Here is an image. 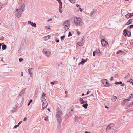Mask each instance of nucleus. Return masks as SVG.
Instances as JSON below:
<instances>
[{
  "label": "nucleus",
  "mask_w": 133,
  "mask_h": 133,
  "mask_svg": "<svg viewBox=\"0 0 133 133\" xmlns=\"http://www.w3.org/2000/svg\"><path fill=\"white\" fill-rule=\"evenodd\" d=\"M62 115V113H61L60 109H58L57 110L56 116L57 120L58 121H59L61 120Z\"/></svg>",
  "instance_id": "obj_5"
},
{
  "label": "nucleus",
  "mask_w": 133,
  "mask_h": 133,
  "mask_svg": "<svg viewBox=\"0 0 133 133\" xmlns=\"http://www.w3.org/2000/svg\"><path fill=\"white\" fill-rule=\"evenodd\" d=\"M30 103L29 102V103H28V106H29L30 105Z\"/></svg>",
  "instance_id": "obj_55"
},
{
  "label": "nucleus",
  "mask_w": 133,
  "mask_h": 133,
  "mask_svg": "<svg viewBox=\"0 0 133 133\" xmlns=\"http://www.w3.org/2000/svg\"><path fill=\"white\" fill-rule=\"evenodd\" d=\"M133 105V101H132L128 105V107H130V106L131 105Z\"/></svg>",
  "instance_id": "obj_31"
},
{
  "label": "nucleus",
  "mask_w": 133,
  "mask_h": 133,
  "mask_svg": "<svg viewBox=\"0 0 133 133\" xmlns=\"http://www.w3.org/2000/svg\"><path fill=\"white\" fill-rule=\"evenodd\" d=\"M69 27L70 26H68V25H65V24L64 25V24H63V27L64 28H65V29H68L69 28Z\"/></svg>",
  "instance_id": "obj_20"
},
{
  "label": "nucleus",
  "mask_w": 133,
  "mask_h": 133,
  "mask_svg": "<svg viewBox=\"0 0 133 133\" xmlns=\"http://www.w3.org/2000/svg\"><path fill=\"white\" fill-rule=\"evenodd\" d=\"M79 10L81 12H82V9L81 8H79Z\"/></svg>",
  "instance_id": "obj_52"
},
{
  "label": "nucleus",
  "mask_w": 133,
  "mask_h": 133,
  "mask_svg": "<svg viewBox=\"0 0 133 133\" xmlns=\"http://www.w3.org/2000/svg\"><path fill=\"white\" fill-rule=\"evenodd\" d=\"M45 96V94L43 93L42 95V98H41V100L42 104L43 107L41 109V110H43L48 105V103L46 101L44 98Z\"/></svg>",
  "instance_id": "obj_3"
},
{
  "label": "nucleus",
  "mask_w": 133,
  "mask_h": 133,
  "mask_svg": "<svg viewBox=\"0 0 133 133\" xmlns=\"http://www.w3.org/2000/svg\"><path fill=\"white\" fill-rule=\"evenodd\" d=\"M85 133H91L90 132H88L87 131H86Z\"/></svg>",
  "instance_id": "obj_60"
},
{
  "label": "nucleus",
  "mask_w": 133,
  "mask_h": 133,
  "mask_svg": "<svg viewBox=\"0 0 133 133\" xmlns=\"http://www.w3.org/2000/svg\"><path fill=\"white\" fill-rule=\"evenodd\" d=\"M84 95V94L83 93H82V96H84V95Z\"/></svg>",
  "instance_id": "obj_57"
},
{
  "label": "nucleus",
  "mask_w": 133,
  "mask_h": 133,
  "mask_svg": "<svg viewBox=\"0 0 133 133\" xmlns=\"http://www.w3.org/2000/svg\"><path fill=\"white\" fill-rule=\"evenodd\" d=\"M87 59H86L85 60H84L83 59H82L81 61V63L82 65H83L84 63H85L87 61Z\"/></svg>",
  "instance_id": "obj_18"
},
{
  "label": "nucleus",
  "mask_w": 133,
  "mask_h": 133,
  "mask_svg": "<svg viewBox=\"0 0 133 133\" xmlns=\"http://www.w3.org/2000/svg\"><path fill=\"white\" fill-rule=\"evenodd\" d=\"M48 110V111H50V109H49V108H48V109H47Z\"/></svg>",
  "instance_id": "obj_63"
},
{
  "label": "nucleus",
  "mask_w": 133,
  "mask_h": 133,
  "mask_svg": "<svg viewBox=\"0 0 133 133\" xmlns=\"http://www.w3.org/2000/svg\"><path fill=\"white\" fill-rule=\"evenodd\" d=\"M87 102V101H84L83 100V101H82V103H81V104H83L84 103H86Z\"/></svg>",
  "instance_id": "obj_41"
},
{
  "label": "nucleus",
  "mask_w": 133,
  "mask_h": 133,
  "mask_svg": "<svg viewBox=\"0 0 133 133\" xmlns=\"http://www.w3.org/2000/svg\"><path fill=\"white\" fill-rule=\"evenodd\" d=\"M77 44L80 46H81L83 45L82 42V41L78 42Z\"/></svg>",
  "instance_id": "obj_21"
},
{
  "label": "nucleus",
  "mask_w": 133,
  "mask_h": 133,
  "mask_svg": "<svg viewBox=\"0 0 133 133\" xmlns=\"http://www.w3.org/2000/svg\"><path fill=\"white\" fill-rule=\"evenodd\" d=\"M127 36L128 37H129L131 35V33L130 31H129L127 33Z\"/></svg>",
  "instance_id": "obj_28"
},
{
  "label": "nucleus",
  "mask_w": 133,
  "mask_h": 133,
  "mask_svg": "<svg viewBox=\"0 0 133 133\" xmlns=\"http://www.w3.org/2000/svg\"><path fill=\"white\" fill-rule=\"evenodd\" d=\"M2 44V43H0V47H1V46Z\"/></svg>",
  "instance_id": "obj_59"
},
{
  "label": "nucleus",
  "mask_w": 133,
  "mask_h": 133,
  "mask_svg": "<svg viewBox=\"0 0 133 133\" xmlns=\"http://www.w3.org/2000/svg\"><path fill=\"white\" fill-rule=\"evenodd\" d=\"M48 117H45L44 119L46 121L48 119Z\"/></svg>",
  "instance_id": "obj_48"
},
{
  "label": "nucleus",
  "mask_w": 133,
  "mask_h": 133,
  "mask_svg": "<svg viewBox=\"0 0 133 133\" xmlns=\"http://www.w3.org/2000/svg\"><path fill=\"white\" fill-rule=\"evenodd\" d=\"M64 24L68 25V26H70V24L69 21H66L64 23Z\"/></svg>",
  "instance_id": "obj_14"
},
{
  "label": "nucleus",
  "mask_w": 133,
  "mask_h": 133,
  "mask_svg": "<svg viewBox=\"0 0 133 133\" xmlns=\"http://www.w3.org/2000/svg\"><path fill=\"white\" fill-rule=\"evenodd\" d=\"M23 60V59L22 58H19V61L20 62H21Z\"/></svg>",
  "instance_id": "obj_42"
},
{
  "label": "nucleus",
  "mask_w": 133,
  "mask_h": 133,
  "mask_svg": "<svg viewBox=\"0 0 133 133\" xmlns=\"http://www.w3.org/2000/svg\"><path fill=\"white\" fill-rule=\"evenodd\" d=\"M105 108H108V107H107L106 106H105Z\"/></svg>",
  "instance_id": "obj_64"
},
{
  "label": "nucleus",
  "mask_w": 133,
  "mask_h": 133,
  "mask_svg": "<svg viewBox=\"0 0 133 133\" xmlns=\"http://www.w3.org/2000/svg\"><path fill=\"white\" fill-rule=\"evenodd\" d=\"M43 53L46 56L49 58L50 57L51 54V52L50 50L46 49H44L42 51Z\"/></svg>",
  "instance_id": "obj_4"
},
{
  "label": "nucleus",
  "mask_w": 133,
  "mask_h": 133,
  "mask_svg": "<svg viewBox=\"0 0 133 133\" xmlns=\"http://www.w3.org/2000/svg\"><path fill=\"white\" fill-rule=\"evenodd\" d=\"M52 20V19L51 18H50L48 20V22H49V21H51Z\"/></svg>",
  "instance_id": "obj_50"
},
{
  "label": "nucleus",
  "mask_w": 133,
  "mask_h": 133,
  "mask_svg": "<svg viewBox=\"0 0 133 133\" xmlns=\"http://www.w3.org/2000/svg\"><path fill=\"white\" fill-rule=\"evenodd\" d=\"M50 83L52 85H54L56 84L57 83V81H55L54 82H51Z\"/></svg>",
  "instance_id": "obj_26"
},
{
  "label": "nucleus",
  "mask_w": 133,
  "mask_h": 133,
  "mask_svg": "<svg viewBox=\"0 0 133 133\" xmlns=\"http://www.w3.org/2000/svg\"><path fill=\"white\" fill-rule=\"evenodd\" d=\"M129 27L130 28H133V25H130L129 26Z\"/></svg>",
  "instance_id": "obj_46"
},
{
  "label": "nucleus",
  "mask_w": 133,
  "mask_h": 133,
  "mask_svg": "<svg viewBox=\"0 0 133 133\" xmlns=\"http://www.w3.org/2000/svg\"><path fill=\"white\" fill-rule=\"evenodd\" d=\"M58 2L59 4V8L60 9H61L62 8V3L60 0H58Z\"/></svg>",
  "instance_id": "obj_17"
},
{
  "label": "nucleus",
  "mask_w": 133,
  "mask_h": 133,
  "mask_svg": "<svg viewBox=\"0 0 133 133\" xmlns=\"http://www.w3.org/2000/svg\"><path fill=\"white\" fill-rule=\"evenodd\" d=\"M72 36V34H71V32H69V33L68 35V36L69 37L70 36Z\"/></svg>",
  "instance_id": "obj_32"
},
{
  "label": "nucleus",
  "mask_w": 133,
  "mask_h": 133,
  "mask_svg": "<svg viewBox=\"0 0 133 133\" xmlns=\"http://www.w3.org/2000/svg\"><path fill=\"white\" fill-rule=\"evenodd\" d=\"M115 84L116 85L121 84V85L122 86H123L124 85V83H122L121 82H117L116 81L115 82Z\"/></svg>",
  "instance_id": "obj_10"
},
{
  "label": "nucleus",
  "mask_w": 133,
  "mask_h": 133,
  "mask_svg": "<svg viewBox=\"0 0 133 133\" xmlns=\"http://www.w3.org/2000/svg\"><path fill=\"white\" fill-rule=\"evenodd\" d=\"M96 53L95 51H94L93 53V56H94L95 55V54Z\"/></svg>",
  "instance_id": "obj_39"
},
{
  "label": "nucleus",
  "mask_w": 133,
  "mask_h": 133,
  "mask_svg": "<svg viewBox=\"0 0 133 133\" xmlns=\"http://www.w3.org/2000/svg\"><path fill=\"white\" fill-rule=\"evenodd\" d=\"M24 0H20L18 3V5L16 8L15 15L17 17L19 18L21 16L22 13L24 11L25 4Z\"/></svg>",
  "instance_id": "obj_1"
},
{
  "label": "nucleus",
  "mask_w": 133,
  "mask_h": 133,
  "mask_svg": "<svg viewBox=\"0 0 133 133\" xmlns=\"http://www.w3.org/2000/svg\"><path fill=\"white\" fill-rule=\"evenodd\" d=\"M77 33L78 35H79L80 34V32H77Z\"/></svg>",
  "instance_id": "obj_58"
},
{
  "label": "nucleus",
  "mask_w": 133,
  "mask_h": 133,
  "mask_svg": "<svg viewBox=\"0 0 133 133\" xmlns=\"http://www.w3.org/2000/svg\"><path fill=\"white\" fill-rule=\"evenodd\" d=\"M116 99H117V97L116 96H113L112 97L111 99L112 101L113 102H114L115 101H116Z\"/></svg>",
  "instance_id": "obj_15"
},
{
  "label": "nucleus",
  "mask_w": 133,
  "mask_h": 133,
  "mask_svg": "<svg viewBox=\"0 0 133 133\" xmlns=\"http://www.w3.org/2000/svg\"><path fill=\"white\" fill-rule=\"evenodd\" d=\"M45 29L46 30H50V26H46L45 27Z\"/></svg>",
  "instance_id": "obj_27"
},
{
  "label": "nucleus",
  "mask_w": 133,
  "mask_h": 133,
  "mask_svg": "<svg viewBox=\"0 0 133 133\" xmlns=\"http://www.w3.org/2000/svg\"><path fill=\"white\" fill-rule=\"evenodd\" d=\"M28 24L31 25V26L32 27H36V24L35 23H33V22H31L30 21H28Z\"/></svg>",
  "instance_id": "obj_9"
},
{
  "label": "nucleus",
  "mask_w": 133,
  "mask_h": 133,
  "mask_svg": "<svg viewBox=\"0 0 133 133\" xmlns=\"http://www.w3.org/2000/svg\"><path fill=\"white\" fill-rule=\"evenodd\" d=\"M19 125H16L15 126H14V127L15 128H16L17 127H18L19 126Z\"/></svg>",
  "instance_id": "obj_40"
},
{
  "label": "nucleus",
  "mask_w": 133,
  "mask_h": 133,
  "mask_svg": "<svg viewBox=\"0 0 133 133\" xmlns=\"http://www.w3.org/2000/svg\"><path fill=\"white\" fill-rule=\"evenodd\" d=\"M79 101L81 103H82V101H83V100L82 98H79Z\"/></svg>",
  "instance_id": "obj_35"
},
{
  "label": "nucleus",
  "mask_w": 133,
  "mask_h": 133,
  "mask_svg": "<svg viewBox=\"0 0 133 133\" xmlns=\"http://www.w3.org/2000/svg\"><path fill=\"white\" fill-rule=\"evenodd\" d=\"M132 80L131 79H130V80L129 81V82L130 83H132V85H133V82H132Z\"/></svg>",
  "instance_id": "obj_36"
},
{
  "label": "nucleus",
  "mask_w": 133,
  "mask_h": 133,
  "mask_svg": "<svg viewBox=\"0 0 133 133\" xmlns=\"http://www.w3.org/2000/svg\"><path fill=\"white\" fill-rule=\"evenodd\" d=\"M128 103V101L127 99L124 100L123 101L122 103H121V104L122 105H124L126 104H127Z\"/></svg>",
  "instance_id": "obj_13"
},
{
  "label": "nucleus",
  "mask_w": 133,
  "mask_h": 133,
  "mask_svg": "<svg viewBox=\"0 0 133 133\" xmlns=\"http://www.w3.org/2000/svg\"><path fill=\"white\" fill-rule=\"evenodd\" d=\"M75 119L74 120V121L75 122H76L77 119V118H78V116H77L76 115H75Z\"/></svg>",
  "instance_id": "obj_30"
},
{
  "label": "nucleus",
  "mask_w": 133,
  "mask_h": 133,
  "mask_svg": "<svg viewBox=\"0 0 133 133\" xmlns=\"http://www.w3.org/2000/svg\"><path fill=\"white\" fill-rule=\"evenodd\" d=\"M130 14H131V17L133 16V13H130Z\"/></svg>",
  "instance_id": "obj_54"
},
{
  "label": "nucleus",
  "mask_w": 133,
  "mask_h": 133,
  "mask_svg": "<svg viewBox=\"0 0 133 133\" xmlns=\"http://www.w3.org/2000/svg\"><path fill=\"white\" fill-rule=\"evenodd\" d=\"M113 77H111V79H110V80H111V81H112L113 80Z\"/></svg>",
  "instance_id": "obj_51"
},
{
  "label": "nucleus",
  "mask_w": 133,
  "mask_h": 133,
  "mask_svg": "<svg viewBox=\"0 0 133 133\" xmlns=\"http://www.w3.org/2000/svg\"><path fill=\"white\" fill-rule=\"evenodd\" d=\"M76 6L78 8L80 7V6L78 4L76 5Z\"/></svg>",
  "instance_id": "obj_44"
},
{
  "label": "nucleus",
  "mask_w": 133,
  "mask_h": 133,
  "mask_svg": "<svg viewBox=\"0 0 133 133\" xmlns=\"http://www.w3.org/2000/svg\"><path fill=\"white\" fill-rule=\"evenodd\" d=\"M89 93V92H87L86 93V94L87 95V94H88Z\"/></svg>",
  "instance_id": "obj_61"
},
{
  "label": "nucleus",
  "mask_w": 133,
  "mask_h": 133,
  "mask_svg": "<svg viewBox=\"0 0 133 133\" xmlns=\"http://www.w3.org/2000/svg\"><path fill=\"white\" fill-rule=\"evenodd\" d=\"M121 52H122L121 50H119L117 52V54H120V53H121Z\"/></svg>",
  "instance_id": "obj_37"
},
{
  "label": "nucleus",
  "mask_w": 133,
  "mask_h": 133,
  "mask_svg": "<svg viewBox=\"0 0 133 133\" xmlns=\"http://www.w3.org/2000/svg\"><path fill=\"white\" fill-rule=\"evenodd\" d=\"M95 52L97 55L98 56H100L102 55L101 52L99 49H97L96 51H95Z\"/></svg>",
  "instance_id": "obj_8"
},
{
  "label": "nucleus",
  "mask_w": 133,
  "mask_h": 133,
  "mask_svg": "<svg viewBox=\"0 0 133 133\" xmlns=\"http://www.w3.org/2000/svg\"><path fill=\"white\" fill-rule=\"evenodd\" d=\"M74 22L76 26H82L83 23L81 19L79 17H76L74 19Z\"/></svg>",
  "instance_id": "obj_2"
},
{
  "label": "nucleus",
  "mask_w": 133,
  "mask_h": 133,
  "mask_svg": "<svg viewBox=\"0 0 133 133\" xmlns=\"http://www.w3.org/2000/svg\"><path fill=\"white\" fill-rule=\"evenodd\" d=\"M22 122V121H20V122H19V123H18V125H20V124H21V123Z\"/></svg>",
  "instance_id": "obj_47"
},
{
  "label": "nucleus",
  "mask_w": 133,
  "mask_h": 133,
  "mask_svg": "<svg viewBox=\"0 0 133 133\" xmlns=\"http://www.w3.org/2000/svg\"><path fill=\"white\" fill-rule=\"evenodd\" d=\"M32 102V99H30V100L29 101V102L31 103Z\"/></svg>",
  "instance_id": "obj_49"
},
{
  "label": "nucleus",
  "mask_w": 133,
  "mask_h": 133,
  "mask_svg": "<svg viewBox=\"0 0 133 133\" xmlns=\"http://www.w3.org/2000/svg\"><path fill=\"white\" fill-rule=\"evenodd\" d=\"M101 42L102 46L104 47H105L108 44V42L104 39H102Z\"/></svg>",
  "instance_id": "obj_6"
},
{
  "label": "nucleus",
  "mask_w": 133,
  "mask_h": 133,
  "mask_svg": "<svg viewBox=\"0 0 133 133\" xmlns=\"http://www.w3.org/2000/svg\"><path fill=\"white\" fill-rule=\"evenodd\" d=\"M50 37V36L49 35L43 37L42 39L43 40L46 41L49 39Z\"/></svg>",
  "instance_id": "obj_12"
},
{
  "label": "nucleus",
  "mask_w": 133,
  "mask_h": 133,
  "mask_svg": "<svg viewBox=\"0 0 133 133\" xmlns=\"http://www.w3.org/2000/svg\"><path fill=\"white\" fill-rule=\"evenodd\" d=\"M131 14L130 13L128 14L125 15L126 17L127 18H130L131 17Z\"/></svg>",
  "instance_id": "obj_19"
},
{
  "label": "nucleus",
  "mask_w": 133,
  "mask_h": 133,
  "mask_svg": "<svg viewBox=\"0 0 133 133\" xmlns=\"http://www.w3.org/2000/svg\"><path fill=\"white\" fill-rule=\"evenodd\" d=\"M131 95L132 96V97H131V96H130V98H133V93H132L131 94Z\"/></svg>",
  "instance_id": "obj_38"
},
{
  "label": "nucleus",
  "mask_w": 133,
  "mask_h": 133,
  "mask_svg": "<svg viewBox=\"0 0 133 133\" xmlns=\"http://www.w3.org/2000/svg\"><path fill=\"white\" fill-rule=\"evenodd\" d=\"M56 42H59V40H56Z\"/></svg>",
  "instance_id": "obj_53"
},
{
  "label": "nucleus",
  "mask_w": 133,
  "mask_h": 133,
  "mask_svg": "<svg viewBox=\"0 0 133 133\" xmlns=\"http://www.w3.org/2000/svg\"><path fill=\"white\" fill-rule=\"evenodd\" d=\"M4 39V37L3 36H2L0 37V40H3Z\"/></svg>",
  "instance_id": "obj_34"
},
{
  "label": "nucleus",
  "mask_w": 133,
  "mask_h": 133,
  "mask_svg": "<svg viewBox=\"0 0 133 133\" xmlns=\"http://www.w3.org/2000/svg\"><path fill=\"white\" fill-rule=\"evenodd\" d=\"M27 118L26 117H25L24 118L23 121H26L27 120Z\"/></svg>",
  "instance_id": "obj_45"
},
{
  "label": "nucleus",
  "mask_w": 133,
  "mask_h": 133,
  "mask_svg": "<svg viewBox=\"0 0 133 133\" xmlns=\"http://www.w3.org/2000/svg\"><path fill=\"white\" fill-rule=\"evenodd\" d=\"M23 72H21V76H23Z\"/></svg>",
  "instance_id": "obj_62"
},
{
  "label": "nucleus",
  "mask_w": 133,
  "mask_h": 133,
  "mask_svg": "<svg viewBox=\"0 0 133 133\" xmlns=\"http://www.w3.org/2000/svg\"><path fill=\"white\" fill-rule=\"evenodd\" d=\"M81 64V62H80L78 64V65H79Z\"/></svg>",
  "instance_id": "obj_56"
},
{
  "label": "nucleus",
  "mask_w": 133,
  "mask_h": 133,
  "mask_svg": "<svg viewBox=\"0 0 133 133\" xmlns=\"http://www.w3.org/2000/svg\"><path fill=\"white\" fill-rule=\"evenodd\" d=\"M107 80L105 79H103L102 81V83L104 86L107 87L109 85V83L107 82Z\"/></svg>",
  "instance_id": "obj_7"
},
{
  "label": "nucleus",
  "mask_w": 133,
  "mask_h": 133,
  "mask_svg": "<svg viewBox=\"0 0 133 133\" xmlns=\"http://www.w3.org/2000/svg\"><path fill=\"white\" fill-rule=\"evenodd\" d=\"M128 31L127 29H125L123 31V35L125 36H126L127 35V33Z\"/></svg>",
  "instance_id": "obj_16"
},
{
  "label": "nucleus",
  "mask_w": 133,
  "mask_h": 133,
  "mask_svg": "<svg viewBox=\"0 0 133 133\" xmlns=\"http://www.w3.org/2000/svg\"><path fill=\"white\" fill-rule=\"evenodd\" d=\"M65 36H62L61 37V39L62 40H64V38H65Z\"/></svg>",
  "instance_id": "obj_33"
},
{
  "label": "nucleus",
  "mask_w": 133,
  "mask_h": 133,
  "mask_svg": "<svg viewBox=\"0 0 133 133\" xmlns=\"http://www.w3.org/2000/svg\"><path fill=\"white\" fill-rule=\"evenodd\" d=\"M130 75L129 73H128L125 76V78L126 79H127L129 77Z\"/></svg>",
  "instance_id": "obj_29"
},
{
  "label": "nucleus",
  "mask_w": 133,
  "mask_h": 133,
  "mask_svg": "<svg viewBox=\"0 0 133 133\" xmlns=\"http://www.w3.org/2000/svg\"><path fill=\"white\" fill-rule=\"evenodd\" d=\"M59 11L60 13H61L62 12V11L60 8H59Z\"/></svg>",
  "instance_id": "obj_43"
},
{
  "label": "nucleus",
  "mask_w": 133,
  "mask_h": 133,
  "mask_svg": "<svg viewBox=\"0 0 133 133\" xmlns=\"http://www.w3.org/2000/svg\"><path fill=\"white\" fill-rule=\"evenodd\" d=\"M7 47V46L5 44L3 45H2V49L3 50H5V49Z\"/></svg>",
  "instance_id": "obj_23"
},
{
  "label": "nucleus",
  "mask_w": 133,
  "mask_h": 133,
  "mask_svg": "<svg viewBox=\"0 0 133 133\" xmlns=\"http://www.w3.org/2000/svg\"><path fill=\"white\" fill-rule=\"evenodd\" d=\"M88 104L87 103H86L85 104H83L82 106L84 107L85 109H86L87 108V106H88Z\"/></svg>",
  "instance_id": "obj_25"
},
{
  "label": "nucleus",
  "mask_w": 133,
  "mask_h": 133,
  "mask_svg": "<svg viewBox=\"0 0 133 133\" xmlns=\"http://www.w3.org/2000/svg\"><path fill=\"white\" fill-rule=\"evenodd\" d=\"M33 69L32 68H29L28 69V71L29 72V73L30 75V77L32 76V70Z\"/></svg>",
  "instance_id": "obj_11"
},
{
  "label": "nucleus",
  "mask_w": 133,
  "mask_h": 133,
  "mask_svg": "<svg viewBox=\"0 0 133 133\" xmlns=\"http://www.w3.org/2000/svg\"><path fill=\"white\" fill-rule=\"evenodd\" d=\"M132 22V20L131 19H130L126 23V24L127 25L130 24Z\"/></svg>",
  "instance_id": "obj_22"
},
{
  "label": "nucleus",
  "mask_w": 133,
  "mask_h": 133,
  "mask_svg": "<svg viewBox=\"0 0 133 133\" xmlns=\"http://www.w3.org/2000/svg\"><path fill=\"white\" fill-rule=\"evenodd\" d=\"M24 91H25L24 89L22 90V91L20 92V93H19L20 96H21L22 94H23V93L24 92Z\"/></svg>",
  "instance_id": "obj_24"
}]
</instances>
